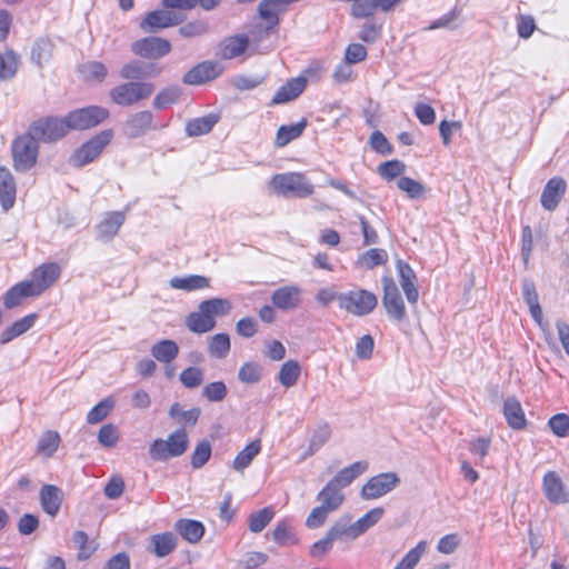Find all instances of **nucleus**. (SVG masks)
<instances>
[{
  "label": "nucleus",
  "instance_id": "nucleus-1",
  "mask_svg": "<svg viewBox=\"0 0 569 569\" xmlns=\"http://www.w3.org/2000/svg\"><path fill=\"white\" fill-rule=\"evenodd\" d=\"M189 447V437L184 429L180 428L171 432L167 439L158 438L149 446V457L154 461H167L182 456Z\"/></svg>",
  "mask_w": 569,
  "mask_h": 569
},
{
  "label": "nucleus",
  "instance_id": "nucleus-2",
  "mask_svg": "<svg viewBox=\"0 0 569 569\" xmlns=\"http://www.w3.org/2000/svg\"><path fill=\"white\" fill-rule=\"evenodd\" d=\"M271 189L279 196L307 198L310 197L315 187L301 172L278 173L271 178Z\"/></svg>",
  "mask_w": 569,
  "mask_h": 569
},
{
  "label": "nucleus",
  "instance_id": "nucleus-3",
  "mask_svg": "<svg viewBox=\"0 0 569 569\" xmlns=\"http://www.w3.org/2000/svg\"><path fill=\"white\" fill-rule=\"evenodd\" d=\"M11 151L14 169L17 171H28L37 163L39 142L27 131L13 140Z\"/></svg>",
  "mask_w": 569,
  "mask_h": 569
},
{
  "label": "nucleus",
  "instance_id": "nucleus-4",
  "mask_svg": "<svg viewBox=\"0 0 569 569\" xmlns=\"http://www.w3.org/2000/svg\"><path fill=\"white\" fill-rule=\"evenodd\" d=\"M153 91L154 84L151 82L129 81L113 87L109 94L118 106L130 107L149 98Z\"/></svg>",
  "mask_w": 569,
  "mask_h": 569
},
{
  "label": "nucleus",
  "instance_id": "nucleus-5",
  "mask_svg": "<svg viewBox=\"0 0 569 569\" xmlns=\"http://www.w3.org/2000/svg\"><path fill=\"white\" fill-rule=\"evenodd\" d=\"M378 305L375 293L356 289L339 295V308L357 317L371 313Z\"/></svg>",
  "mask_w": 569,
  "mask_h": 569
},
{
  "label": "nucleus",
  "instance_id": "nucleus-6",
  "mask_svg": "<svg viewBox=\"0 0 569 569\" xmlns=\"http://www.w3.org/2000/svg\"><path fill=\"white\" fill-rule=\"evenodd\" d=\"M112 132L109 130L101 131L92 137L89 141L79 147L70 157L69 163L73 167H83L92 162L102 150L110 143Z\"/></svg>",
  "mask_w": 569,
  "mask_h": 569
},
{
  "label": "nucleus",
  "instance_id": "nucleus-7",
  "mask_svg": "<svg viewBox=\"0 0 569 569\" xmlns=\"http://www.w3.org/2000/svg\"><path fill=\"white\" fill-rule=\"evenodd\" d=\"M28 131L38 142H54L68 133L64 118L46 117L33 121Z\"/></svg>",
  "mask_w": 569,
  "mask_h": 569
},
{
  "label": "nucleus",
  "instance_id": "nucleus-8",
  "mask_svg": "<svg viewBox=\"0 0 569 569\" xmlns=\"http://www.w3.org/2000/svg\"><path fill=\"white\" fill-rule=\"evenodd\" d=\"M382 306L387 316L395 322H403L407 318V310L400 291L391 277H382Z\"/></svg>",
  "mask_w": 569,
  "mask_h": 569
},
{
  "label": "nucleus",
  "instance_id": "nucleus-9",
  "mask_svg": "<svg viewBox=\"0 0 569 569\" xmlns=\"http://www.w3.org/2000/svg\"><path fill=\"white\" fill-rule=\"evenodd\" d=\"M109 117V111L102 107L90 106L69 112L66 123L69 130H86L100 124Z\"/></svg>",
  "mask_w": 569,
  "mask_h": 569
},
{
  "label": "nucleus",
  "instance_id": "nucleus-10",
  "mask_svg": "<svg viewBox=\"0 0 569 569\" xmlns=\"http://www.w3.org/2000/svg\"><path fill=\"white\" fill-rule=\"evenodd\" d=\"M399 483L400 478L396 472L379 473L362 486L360 496L363 500H375L392 491Z\"/></svg>",
  "mask_w": 569,
  "mask_h": 569
},
{
  "label": "nucleus",
  "instance_id": "nucleus-11",
  "mask_svg": "<svg viewBox=\"0 0 569 569\" xmlns=\"http://www.w3.org/2000/svg\"><path fill=\"white\" fill-rule=\"evenodd\" d=\"M131 51L144 59H160L171 51V43L160 37H146L131 44Z\"/></svg>",
  "mask_w": 569,
  "mask_h": 569
},
{
  "label": "nucleus",
  "instance_id": "nucleus-12",
  "mask_svg": "<svg viewBox=\"0 0 569 569\" xmlns=\"http://www.w3.org/2000/svg\"><path fill=\"white\" fill-rule=\"evenodd\" d=\"M184 16L171 10H154L144 17L140 22V29L148 33L157 32L161 29L178 26L183 22Z\"/></svg>",
  "mask_w": 569,
  "mask_h": 569
},
{
  "label": "nucleus",
  "instance_id": "nucleus-13",
  "mask_svg": "<svg viewBox=\"0 0 569 569\" xmlns=\"http://www.w3.org/2000/svg\"><path fill=\"white\" fill-rule=\"evenodd\" d=\"M223 72L221 63L212 60L202 61L192 67L182 77V81L190 86H200L217 79Z\"/></svg>",
  "mask_w": 569,
  "mask_h": 569
},
{
  "label": "nucleus",
  "instance_id": "nucleus-14",
  "mask_svg": "<svg viewBox=\"0 0 569 569\" xmlns=\"http://www.w3.org/2000/svg\"><path fill=\"white\" fill-rule=\"evenodd\" d=\"M60 273L61 269L56 262L43 263L31 272V279L27 282L38 297L58 280Z\"/></svg>",
  "mask_w": 569,
  "mask_h": 569
},
{
  "label": "nucleus",
  "instance_id": "nucleus-15",
  "mask_svg": "<svg viewBox=\"0 0 569 569\" xmlns=\"http://www.w3.org/2000/svg\"><path fill=\"white\" fill-rule=\"evenodd\" d=\"M160 127L153 123V116L150 111H139L131 114L124 123V132L129 138H139L149 130H157Z\"/></svg>",
  "mask_w": 569,
  "mask_h": 569
},
{
  "label": "nucleus",
  "instance_id": "nucleus-16",
  "mask_svg": "<svg viewBox=\"0 0 569 569\" xmlns=\"http://www.w3.org/2000/svg\"><path fill=\"white\" fill-rule=\"evenodd\" d=\"M567 191V182L560 177L551 178L543 187L540 202L543 209L553 211Z\"/></svg>",
  "mask_w": 569,
  "mask_h": 569
},
{
  "label": "nucleus",
  "instance_id": "nucleus-17",
  "mask_svg": "<svg viewBox=\"0 0 569 569\" xmlns=\"http://www.w3.org/2000/svg\"><path fill=\"white\" fill-rule=\"evenodd\" d=\"M400 286L410 305H416L419 300V290L416 284L417 276L413 269L405 261L398 260L396 263Z\"/></svg>",
  "mask_w": 569,
  "mask_h": 569
},
{
  "label": "nucleus",
  "instance_id": "nucleus-18",
  "mask_svg": "<svg viewBox=\"0 0 569 569\" xmlns=\"http://www.w3.org/2000/svg\"><path fill=\"white\" fill-rule=\"evenodd\" d=\"M302 290L298 286H283L271 295V302L280 310H293L301 303Z\"/></svg>",
  "mask_w": 569,
  "mask_h": 569
},
{
  "label": "nucleus",
  "instance_id": "nucleus-19",
  "mask_svg": "<svg viewBox=\"0 0 569 569\" xmlns=\"http://www.w3.org/2000/svg\"><path fill=\"white\" fill-rule=\"evenodd\" d=\"M126 214L122 211H109L104 213L102 220L97 224V238L102 241L113 239L121 226L124 223Z\"/></svg>",
  "mask_w": 569,
  "mask_h": 569
},
{
  "label": "nucleus",
  "instance_id": "nucleus-20",
  "mask_svg": "<svg viewBox=\"0 0 569 569\" xmlns=\"http://www.w3.org/2000/svg\"><path fill=\"white\" fill-rule=\"evenodd\" d=\"M542 490L546 498L552 503H566L569 501V495L565 490L563 482L555 471H549L543 476Z\"/></svg>",
  "mask_w": 569,
  "mask_h": 569
},
{
  "label": "nucleus",
  "instance_id": "nucleus-21",
  "mask_svg": "<svg viewBox=\"0 0 569 569\" xmlns=\"http://www.w3.org/2000/svg\"><path fill=\"white\" fill-rule=\"evenodd\" d=\"M522 296L529 307V311L533 320L543 332H548V323L543 321L542 309L539 303L538 293L533 281L525 279L522 281Z\"/></svg>",
  "mask_w": 569,
  "mask_h": 569
},
{
  "label": "nucleus",
  "instance_id": "nucleus-22",
  "mask_svg": "<svg viewBox=\"0 0 569 569\" xmlns=\"http://www.w3.org/2000/svg\"><path fill=\"white\" fill-rule=\"evenodd\" d=\"M16 181L6 167H0V204L3 211H8L16 203Z\"/></svg>",
  "mask_w": 569,
  "mask_h": 569
},
{
  "label": "nucleus",
  "instance_id": "nucleus-23",
  "mask_svg": "<svg viewBox=\"0 0 569 569\" xmlns=\"http://www.w3.org/2000/svg\"><path fill=\"white\" fill-rule=\"evenodd\" d=\"M249 40L246 36H232L224 38L218 47L217 56L224 60L234 59L247 50Z\"/></svg>",
  "mask_w": 569,
  "mask_h": 569
},
{
  "label": "nucleus",
  "instance_id": "nucleus-24",
  "mask_svg": "<svg viewBox=\"0 0 569 569\" xmlns=\"http://www.w3.org/2000/svg\"><path fill=\"white\" fill-rule=\"evenodd\" d=\"M40 503L46 513L54 517L61 507L63 493L60 488L54 485H44L40 489Z\"/></svg>",
  "mask_w": 569,
  "mask_h": 569
},
{
  "label": "nucleus",
  "instance_id": "nucleus-25",
  "mask_svg": "<svg viewBox=\"0 0 569 569\" xmlns=\"http://www.w3.org/2000/svg\"><path fill=\"white\" fill-rule=\"evenodd\" d=\"M307 79L297 77L284 83L273 96L272 103L280 104L298 98L306 89Z\"/></svg>",
  "mask_w": 569,
  "mask_h": 569
},
{
  "label": "nucleus",
  "instance_id": "nucleus-26",
  "mask_svg": "<svg viewBox=\"0 0 569 569\" xmlns=\"http://www.w3.org/2000/svg\"><path fill=\"white\" fill-rule=\"evenodd\" d=\"M367 469V461H356L338 471V473L330 480V482L342 490L343 488L351 485L356 478L366 472Z\"/></svg>",
  "mask_w": 569,
  "mask_h": 569
},
{
  "label": "nucleus",
  "instance_id": "nucleus-27",
  "mask_svg": "<svg viewBox=\"0 0 569 569\" xmlns=\"http://www.w3.org/2000/svg\"><path fill=\"white\" fill-rule=\"evenodd\" d=\"M186 326L191 332L206 333L216 327V319H212L199 305L198 310L186 318Z\"/></svg>",
  "mask_w": 569,
  "mask_h": 569
},
{
  "label": "nucleus",
  "instance_id": "nucleus-28",
  "mask_svg": "<svg viewBox=\"0 0 569 569\" xmlns=\"http://www.w3.org/2000/svg\"><path fill=\"white\" fill-rule=\"evenodd\" d=\"M151 551L158 557L163 558L170 555L178 545V539L172 532L156 533L150 537Z\"/></svg>",
  "mask_w": 569,
  "mask_h": 569
},
{
  "label": "nucleus",
  "instance_id": "nucleus-29",
  "mask_svg": "<svg viewBox=\"0 0 569 569\" xmlns=\"http://www.w3.org/2000/svg\"><path fill=\"white\" fill-rule=\"evenodd\" d=\"M327 531L335 541L343 538L353 540L359 537L356 525L352 522V516L349 513L337 519Z\"/></svg>",
  "mask_w": 569,
  "mask_h": 569
},
{
  "label": "nucleus",
  "instance_id": "nucleus-30",
  "mask_svg": "<svg viewBox=\"0 0 569 569\" xmlns=\"http://www.w3.org/2000/svg\"><path fill=\"white\" fill-rule=\"evenodd\" d=\"M174 529L190 543H197L204 535V526L200 521L192 519H179L174 523Z\"/></svg>",
  "mask_w": 569,
  "mask_h": 569
},
{
  "label": "nucleus",
  "instance_id": "nucleus-31",
  "mask_svg": "<svg viewBox=\"0 0 569 569\" xmlns=\"http://www.w3.org/2000/svg\"><path fill=\"white\" fill-rule=\"evenodd\" d=\"M503 415L510 428L520 430L526 427L523 410L520 402L515 397L505 400Z\"/></svg>",
  "mask_w": 569,
  "mask_h": 569
},
{
  "label": "nucleus",
  "instance_id": "nucleus-32",
  "mask_svg": "<svg viewBox=\"0 0 569 569\" xmlns=\"http://www.w3.org/2000/svg\"><path fill=\"white\" fill-rule=\"evenodd\" d=\"M317 500L320 501V505L333 512L343 503L345 495L341 489L328 481V483L318 492Z\"/></svg>",
  "mask_w": 569,
  "mask_h": 569
},
{
  "label": "nucleus",
  "instance_id": "nucleus-33",
  "mask_svg": "<svg viewBox=\"0 0 569 569\" xmlns=\"http://www.w3.org/2000/svg\"><path fill=\"white\" fill-rule=\"evenodd\" d=\"M37 297L27 280L11 287L3 296V305L7 309L18 307L24 298Z\"/></svg>",
  "mask_w": 569,
  "mask_h": 569
},
{
  "label": "nucleus",
  "instance_id": "nucleus-34",
  "mask_svg": "<svg viewBox=\"0 0 569 569\" xmlns=\"http://www.w3.org/2000/svg\"><path fill=\"white\" fill-rule=\"evenodd\" d=\"M169 283L172 289L194 291L208 288L210 280L204 276L191 274L187 277H173L170 279Z\"/></svg>",
  "mask_w": 569,
  "mask_h": 569
},
{
  "label": "nucleus",
  "instance_id": "nucleus-35",
  "mask_svg": "<svg viewBox=\"0 0 569 569\" xmlns=\"http://www.w3.org/2000/svg\"><path fill=\"white\" fill-rule=\"evenodd\" d=\"M219 116L209 113L203 117L190 120L186 126V132L189 137H199L209 133L218 123Z\"/></svg>",
  "mask_w": 569,
  "mask_h": 569
},
{
  "label": "nucleus",
  "instance_id": "nucleus-36",
  "mask_svg": "<svg viewBox=\"0 0 569 569\" xmlns=\"http://www.w3.org/2000/svg\"><path fill=\"white\" fill-rule=\"evenodd\" d=\"M152 357L162 363H170L179 355V347L176 341L163 339L151 347Z\"/></svg>",
  "mask_w": 569,
  "mask_h": 569
},
{
  "label": "nucleus",
  "instance_id": "nucleus-37",
  "mask_svg": "<svg viewBox=\"0 0 569 569\" xmlns=\"http://www.w3.org/2000/svg\"><path fill=\"white\" fill-rule=\"evenodd\" d=\"M261 451V441L260 439H256L249 442L238 455L236 456L232 468L242 472L246 468H248L252 460L260 453Z\"/></svg>",
  "mask_w": 569,
  "mask_h": 569
},
{
  "label": "nucleus",
  "instance_id": "nucleus-38",
  "mask_svg": "<svg viewBox=\"0 0 569 569\" xmlns=\"http://www.w3.org/2000/svg\"><path fill=\"white\" fill-rule=\"evenodd\" d=\"M36 319L37 316L34 313H31L13 322L10 327L6 328L2 331L0 338L1 343H8L12 339L27 332L29 329L33 327Z\"/></svg>",
  "mask_w": 569,
  "mask_h": 569
},
{
  "label": "nucleus",
  "instance_id": "nucleus-39",
  "mask_svg": "<svg viewBox=\"0 0 569 569\" xmlns=\"http://www.w3.org/2000/svg\"><path fill=\"white\" fill-rule=\"evenodd\" d=\"M330 437V426L327 422L318 425L310 437L308 450L302 456V459H306L315 455L318 450H320V448H322L327 443Z\"/></svg>",
  "mask_w": 569,
  "mask_h": 569
},
{
  "label": "nucleus",
  "instance_id": "nucleus-40",
  "mask_svg": "<svg viewBox=\"0 0 569 569\" xmlns=\"http://www.w3.org/2000/svg\"><path fill=\"white\" fill-rule=\"evenodd\" d=\"M388 261V253L385 249L372 248L359 254L356 264L367 270L382 266Z\"/></svg>",
  "mask_w": 569,
  "mask_h": 569
},
{
  "label": "nucleus",
  "instance_id": "nucleus-41",
  "mask_svg": "<svg viewBox=\"0 0 569 569\" xmlns=\"http://www.w3.org/2000/svg\"><path fill=\"white\" fill-rule=\"evenodd\" d=\"M307 127V120L301 119L299 122L290 126H281L278 129L276 144L278 147H284L292 140L299 138Z\"/></svg>",
  "mask_w": 569,
  "mask_h": 569
},
{
  "label": "nucleus",
  "instance_id": "nucleus-42",
  "mask_svg": "<svg viewBox=\"0 0 569 569\" xmlns=\"http://www.w3.org/2000/svg\"><path fill=\"white\" fill-rule=\"evenodd\" d=\"M19 56L12 50L0 53V80H9L14 77L19 67Z\"/></svg>",
  "mask_w": 569,
  "mask_h": 569
},
{
  "label": "nucleus",
  "instance_id": "nucleus-43",
  "mask_svg": "<svg viewBox=\"0 0 569 569\" xmlns=\"http://www.w3.org/2000/svg\"><path fill=\"white\" fill-rule=\"evenodd\" d=\"M201 410L199 408H191L183 410L179 402H174L169 409V416L178 423L194 426L200 417Z\"/></svg>",
  "mask_w": 569,
  "mask_h": 569
},
{
  "label": "nucleus",
  "instance_id": "nucleus-44",
  "mask_svg": "<svg viewBox=\"0 0 569 569\" xmlns=\"http://www.w3.org/2000/svg\"><path fill=\"white\" fill-rule=\"evenodd\" d=\"M274 511L271 507H264L252 512L248 518L249 530L253 533L261 532L273 519Z\"/></svg>",
  "mask_w": 569,
  "mask_h": 569
},
{
  "label": "nucleus",
  "instance_id": "nucleus-45",
  "mask_svg": "<svg viewBox=\"0 0 569 569\" xmlns=\"http://www.w3.org/2000/svg\"><path fill=\"white\" fill-rule=\"evenodd\" d=\"M427 547L428 542L426 540L419 541L415 548L403 556L393 569H415L425 555Z\"/></svg>",
  "mask_w": 569,
  "mask_h": 569
},
{
  "label": "nucleus",
  "instance_id": "nucleus-46",
  "mask_svg": "<svg viewBox=\"0 0 569 569\" xmlns=\"http://www.w3.org/2000/svg\"><path fill=\"white\" fill-rule=\"evenodd\" d=\"M182 90L178 86H171L162 89L153 99V107L156 109H164L170 104L177 103L180 100Z\"/></svg>",
  "mask_w": 569,
  "mask_h": 569
},
{
  "label": "nucleus",
  "instance_id": "nucleus-47",
  "mask_svg": "<svg viewBox=\"0 0 569 569\" xmlns=\"http://www.w3.org/2000/svg\"><path fill=\"white\" fill-rule=\"evenodd\" d=\"M300 372L299 363L295 360H288L280 368L278 375L279 382L284 387L290 388L296 385Z\"/></svg>",
  "mask_w": 569,
  "mask_h": 569
},
{
  "label": "nucleus",
  "instance_id": "nucleus-48",
  "mask_svg": "<svg viewBox=\"0 0 569 569\" xmlns=\"http://www.w3.org/2000/svg\"><path fill=\"white\" fill-rule=\"evenodd\" d=\"M209 353L218 359H223L230 351V338L227 333L212 336L208 343Z\"/></svg>",
  "mask_w": 569,
  "mask_h": 569
},
{
  "label": "nucleus",
  "instance_id": "nucleus-49",
  "mask_svg": "<svg viewBox=\"0 0 569 569\" xmlns=\"http://www.w3.org/2000/svg\"><path fill=\"white\" fill-rule=\"evenodd\" d=\"M200 307L208 313L212 319L218 316H226L231 311V303L228 299L213 298L203 300L200 302Z\"/></svg>",
  "mask_w": 569,
  "mask_h": 569
},
{
  "label": "nucleus",
  "instance_id": "nucleus-50",
  "mask_svg": "<svg viewBox=\"0 0 569 569\" xmlns=\"http://www.w3.org/2000/svg\"><path fill=\"white\" fill-rule=\"evenodd\" d=\"M385 513V509L382 507H377L369 510L361 518L355 521L357 532L359 537L363 535L367 530L372 528L378 521L382 518Z\"/></svg>",
  "mask_w": 569,
  "mask_h": 569
},
{
  "label": "nucleus",
  "instance_id": "nucleus-51",
  "mask_svg": "<svg viewBox=\"0 0 569 569\" xmlns=\"http://www.w3.org/2000/svg\"><path fill=\"white\" fill-rule=\"evenodd\" d=\"M283 6L282 0H262L259 4L260 17L271 24H277L279 12Z\"/></svg>",
  "mask_w": 569,
  "mask_h": 569
},
{
  "label": "nucleus",
  "instance_id": "nucleus-52",
  "mask_svg": "<svg viewBox=\"0 0 569 569\" xmlns=\"http://www.w3.org/2000/svg\"><path fill=\"white\" fill-rule=\"evenodd\" d=\"M81 73L87 80L101 82L107 77V68L102 62L89 61L81 66Z\"/></svg>",
  "mask_w": 569,
  "mask_h": 569
},
{
  "label": "nucleus",
  "instance_id": "nucleus-53",
  "mask_svg": "<svg viewBox=\"0 0 569 569\" xmlns=\"http://www.w3.org/2000/svg\"><path fill=\"white\" fill-rule=\"evenodd\" d=\"M60 443V436L56 431H47L42 435L38 442V452L51 457L58 449Z\"/></svg>",
  "mask_w": 569,
  "mask_h": 569
},
{
  "label": "nucleus",
  "instance_id": "nucleus-54",
  "mask_svg": "<svg viewBox=\"0 0 569 569\" xmlns=\"http://www.w3.org/2000/svg\"><path fill=\"white\" fill-rule=\"evenodd\" d=\"M211 457V443L208 440L200 441L191 455V467L193 469L202 468Z\"/></svg>",
  "mask_w": 569,
  "mask_h": 569
},
{
  "label": "nucleus",
  "instance_id": "nucleus-55",
  "mask_svg": "<svg viewBox=\"0 0 569 569\" xmlns=\"http://www.w3.org/2000/svg\"><path fill=\"white\" fill-rule=\"evenodd\" d=\"M238 378L244 383H257L262 378V367L256 362H246L239 369Z\"/></svg>",
  "mask_w": 569,
  "mask_h": 569
},
{
  "label": "nucleus",
  "instance_id": "nucleus-56",
  "mask_svg": "<svg viewBox=\"0 0 569 569\" xmlns=\"http://www.w3.org/2000/svg\"><path fill=\"white\" fill-rule=\"evenodd\" d=\"M397 187L407 193L410 199H419L425 193V187L417 180L409 177H400Z\"/></svg>",
  "mask_w": 569,
  "mask_h": 569
},
{
  "label": "nucleus",
  "instance_id": "nucleus-57",
  "mask_svg": "<svg viewBox=\"0 0 569 569\" xmlns=\"http://www.w3.org/2000/svg\"><path fill=\"white\" fill-rule=\"evenodd\" d=\"M113 408V400L106 398L96 405L87 415V421L89 423H98L102 421Z\"/></svg>",
  "mask_w": 569,
  "mask_h": 569
},
{
  "label": "nucleus",
  "instance_id": "nucleus-58",
  "mask_svg": "<svg viewBox=\"0 0 569 569\" xmlns=\"http://www.w3.org/2000/svg\"><path fill=\"white\" fill-rule=\"evenodd\" d=\"M406 171V164L400 160H390L381 163L378 167L379 174L390 181Z\"/></svg>",
  "mask_w": 569,
  "mask_h": 569
},
{
  "label": "nucleus",
  "instance_id": "nucleus-59",
  "mask_svg": "<svg viewBox=\"0 0 569 569\" xmlns=\"http://www.w3.org/2000/svg\"><path fill=\"white\" fill-rule=\"evenodd\" d=\"M181 383L188 389H194L203 382V370L198 367H188L180 373Z\"/></svg>",
  "mask_w": 569,
  "mask_h": 569
},
{
  "label": "nucleus",
  "instance_id": "nucleus-60",
  "mask_svg": "<svg viewBox=\"0 0 569 569\" xmlns=\"http://www.w3.org/2000/svg\"><path fill=\"white\" fill-rule=\"evenodd\" d=\"M548 426L557 437L565 438L569 436V416L566 413L552 416L548 421Z\"/></svg>",
  "mask_w": 569,
  "mask_h": 569
},
{
  "label": "nucleus",
  "instance_id": "nucleus-61",
  "mask_svg": "<svg viewBox=\"0 0 569 569\" xmlns=\"http://www.w3.org/2000/svg\"><path fill=\"white\" fill-rule=\"evenodd\" d=\"M202 396L209 401H222L227 396V386L222 381L210 382L202 389Z\"/></svg>",
  "mask_w": 569,
  "mask_h": 569
},
{
  "label": "nucleus",
  "instance_id": "nucleus-62",
  "mask_svg": "<svg viewBox=\"0 0 569 569\" xmlns=\"http://www.w3.org/2000/svg\"><path fill=\"white\" fill-rule=\"evenodd\" d=\"M331 511L322 505L315 507L306 519V527L309 529L320 528L327 520Z\"/></svg>",
  "mask_w": 569,
  "mask_h": 569
},
{
  "label": "nucleus",
  "instance_id": "nucleus-63",
  "mask_svg": "<svg viewBox=\"0 0 569 569\" xmlns=\"http://www.w3.org/2000/svg\"><path fill=\"white\" fill-rule=\"evenodd\" d=\"M98 440L106 448L114 447L119 441L117 428L111 423L102 426L98 432Z\"/></svg>",
  "mask_w": 569,
  "mask_h": 569
},
{
  "label": "nucleus",
  "instance_id": "nucleus-64",
  "mask_svg": "<svg viewBox=\"0 0 569 569\" xmlns=\"http://www.w3.org/2000/svg\"><path fill=\"white\" fill-rule=\"evenodd\" d=\"M32 60L37 62V64L41 66L43 62L48 61L51 57V44L47 40H38L31 51Z\"/></svg>",
  "mask_w": 569,
  "mask_h": 569
}]
</instances>
